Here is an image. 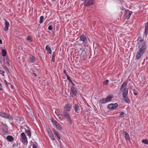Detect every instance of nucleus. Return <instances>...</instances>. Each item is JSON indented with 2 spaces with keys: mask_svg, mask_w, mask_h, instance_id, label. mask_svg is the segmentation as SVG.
Wrapping results in <instances>:
<instances>
[{
  "mask_svg": "<svg viewBox=\"0 0 148 148\" xmlns=\"http://www.w3.org/2000/svg\"><path fill=\"white\" fill-rule=\"evenodd\" d=\"M138 45V50L136 53V60H139L141 58L146 51L147 48L146 43H140Z\"/></svg>",
  "mask_w": 148,
  "mask_h": 148,
  "instance_id": "nucleus-1",
  "label": "nucleus"
},
{
  "mask_svg": "<svg viewBox=\"0 0 148 148\" xmlns=\"http://www.w3.org/2000/svg\"><path fill=\"white\" fill-rule=\"evenodd\" d=\"M69 112L65 110L63 111V116L66 118L67 121L70 125H71L72 121L70 115L69 114Z\"/></svg>",
  "mask_w": 148,
  "mask_h": 148,
  "instance_id": "nucleus-2",
  "label": "nucleus"
},
{
  "mask_svg": "<svg viewBox=\"0 0 148 148\" xmlns=\"http://www.w3.org/2000/svg\"><path fill=\"white\" fill-rule=\"evenodd\" d=\"M124 91V92H123L122 93L123 99L126 103L129 104L130 103V99L127 96L128 89L127 88H125Z\"/></svg>",
  "mask_w": 148,
  "mask_h": 148,
  "instance_id": "nucleus-3",
  "label": "nucleus"
},
{
  "mask_svg": "<svg viewBox=\"0 0 148 148\" xmlns=\"http://www.w3.org/2000/svg\"><path fill=\"white\" fill-rule=\"evenodd\" d=\"M51 121L53 125H54L57 129L61 131L62 130V127L60 124L57 122L56 121L52 120Z\"/></svg>",
  "mask_w": 148,
  "mask_h": 148,
  "instance_id": "nucleus-4",
  "label": "nucleus"
},
{
  "mask_svg": "<svg viewBox=\"0 0 148 148\" xmlns=\"http://www.w3.org/2000/svg\"><path fill=\"white\" fill-rule=\"evenodd\" d=\"M0 116L10 120H12L13 119L12 117L10 114H7L4 112L0 111Z\"/></svg>",
  "mask_w": 148,
  "mask_h": 148,
  "instance_id": "nucleus-5",
  "label": "nucleus"
},
{
  "mask_svg": "<svg viewBox=\"0 0 148 148\" xmlns=\"http://www.w3.org/2000/svg\"><path fill=\"white\" fill-rule=\"evenodd\" d=\"M77 93V89L73 86L71 87L70 95L71 97H73L74 96H76Z\"/></svg>",
  "mask_w": 148,
  "mask_h": 148,
  "instance_id": "nucleus-6",
  "label": "nucleus"
},
{
  "mask_svg": "<svg viewBox=\"0 0 148 148\" xmlns=\"http://www.w3.org/2000/svg\"><path fill=\"white\" fill-rule=\"evenodd\" d=\"M118 106L117 103H111L108 105L107 108L110 110H113L116 109Z\"/></svg>",
  "mask_w": 148,
  "mask_h": 148,
  "instance_id": "nucleus-7",
  "label": "nucleus"
},
{
  "mask_svg": "<svg viewBox=\"0 0 148 148\" xmlns=\"http://www.w3.org/2000/svg\"><path fill=\"white\" fill-rule=\"evenodd\" d=\"M94 2L95 0H88L87 1L85 2L83 4L85 6H90L94 4Z\"/></svg>",
  "mask_w": 148,
  "mask_h": 148,
  "instance_id": "nucleus-8",
  "label": "nucleus"
},
{
  "mask_svg": "<svg viewBox=\"0 0 148 148\" xmlns=\"http://www.w3.org/2000/svg\"><path fill=\"white\" fill-rule=\"evenodd\" d=\"M79 39L82 41L83 42V43H88L87 39L84 34H82L80 36Z\"/></svg>",
  "mask_w": 148,
  "mask_h": 148,
  "instance_id": "nucleus-9",
  "label": "nucleus"
},
{
  "mask_svg": "<svg viewBox=\"0 0 148 148\" xmlns=\"http://www.w3.org/2000/svg\"><path fill=\"white\" fill-rule=\"evenodd\" d=\"M132 12L129 10H125V17L127 19H129L131 15L132 14Z\"/></svg>",
  "mask_w": 148,
  "mask_h": 148,
  "instance_id": "nucleus-10",
  "label": "nucleus"
},
{
  "mask_svg": "<svg viewBox=\"0 0 148 148\" xmlns=\"http://www.w3.org/2000/svg\"><path fill=\"white\" fill-rule=\"evenodd\" d=\"M72 104L68 103L65 105L64 108V109H66V110L68 112H69L71 111V110L72 108Z\"/></svg>",
  "mask_w": 148,
  "mask_h": 148,
  "instance_id": "nucleus-11",
  "label": "nucleus"
},
{
  "mask_svg": "<svg viewBox=\"0 0 148 148\" xmlns=\"http://www.w3.org/2000/svg\"><path fill=\"white\" fill-rule=\"evenodd\" d=\"M73 108L74 109L75 112L76 113H79L80 110V109L78 103H77L75 104L73 106Z\"/></svg>",
  "mask_w": 148,
  "mask_h": 148,
  "instance_id": "nucleus-12",
  "label": "nucleus"
},
{
  "mask_svg": "<svg viewBox=\"0 0 148 148\" xmlns=\"http://www.w3.org/2000/svg\"><path fill=\"white\" fill-rule=\"evenodd\" d=\"M148 34V21L146 23L145 25V32L144 35L146 38Z\"/></svg>",
  "mask_w": 148,
  "mask_h": 148,
  "instance_id": "nucleus-13",
  "label": "nucleus"
},
{
  "mask_svg": "<svg viewBox=\"0 0 148 148\" xmlns=\"http://www.w3.org/2000/svg\"><path fill=\"white\" fill-rule=\"evenodd\" d=\"M127 85V83L126 82H124L122 84L120 90V91L121 90L123 89V92H124V90L125 88H127L126 87Z\"/></svg>",
  "mask_w": 148,
  "mask_h": 148,
  "instance_id": "nucleus-14",
  "label": "nucleus"
},
{
  "mask_svg": "<svg viewBox=\"0 0 148 148\" xmlns=\"http://www.w3.org/2000/svg\"><path fill=\"white\" fill-rule=\"evenodd\" d=\"M5 21V26L4 29L5 31H7L8 29V27L9 26V24L8 22L5 19H4Z\"/></svg>",
  "mask_w": 148,
  "mask_h": 148,
  "instance_id": "nucleus-15",
  "label": "nucleus"
},
{
  "mask_svg": "<svg viewBox=\"0 0 148 148\" xmlns=\"http://www.w3.org/2000/svg\"><path fill=\"white\" fill-rule=\"evenodd\" d=\"M52 130L54 132V134L57 137L58 139H60L61 138L60 136L58 133V132H57L54 128L52 129Z\"/></svg>",
  "mask_w": 148,
  "mask_h": 148,
  "instance_id": "nucleus-16",
  "label": "nucleus"
},
{
  "mask_svg": "<svg viewBox=\"0 0 148 148\" xmlns=\"http://www.w3.org/2000/svg\"><path fill=\"white\" fill-rule=\"evenodd\" d=\"M29 58L30 59V62L32 63L36 61V58L33 55H30Z\"/></svg>",
  "mask_w": 148,
  "mask_h": 148,
  "instance_id": "nucleus-17",
  "label": "nucleus"
},
{
  "mask_svg": "<svg viewBox=\"0 0 148 148\" xmlns=\"http://www.w3.org/2000/svg\"><path fill=\"white\" fill-rule=\"evenodd\" d=\"M124 134V136L126 140H130V136L129 134L127 133L126 132H123V134Z\"/></svg>",
  "mask_w": 148,
  "mask_h": 148,
  "instance_id": "nucleus-18",
  "label": "nucleus"
},
{
  "mask_svg": "<svg viewBox=\"0 0 148 148\" xmlns=\"http://www.w3.org/2000/svg\"><path fill=\"white\" fill-rule=\"evenodd\" d=\"M113 97V95H109L105 98L107 102L111 101Z\"/></svg>",
  "mask_w": 148,
  "mask_h": 148,
  "instance_id": "nucleus-19",
  "label": "nucleus"
},
{
  "mask_svg": "<svg viewBox=\"0 0 148 148\" xmlns=\"http://www.w3.org/2000/svg\"><path fill=\"white\" fill-rule=\"evenodd\" d=\"M25 121L24 119L23 118H20L19 120V125H25Z\"/></svg>",
  "mask_w": 148,
  "mask_h": 148,
  "instance_id": "nucleus-20",
  "label": "nucleus"
},
{
  "mask_svg": "<svg viewBox=\"0 0 148 148\" xmlns=\"http://www.w3.org/2000/svg\"><path fill=\"white\" fill-rule=\"evenodd\" d=\"M46 50L47 51L48 53L51 54L52 53L51 50L48 45H47L45 47Z\"/></svg>",
  "mask_w": 148,
  "mask_h": 148,
  "instance_id": "nucleus-21",
  "label": "nucleus"
},
{
  "mask_svg": "<svg viewBox=\"0 0 148 148\" xmlns=\"http://www.w3.org/2000/svg\"><path fill=\"white\" fill-rule=\"evenodd\" d=\"M138 44L142 43H145V42L144 40L140 36H138Z\"/></svg>",
  "mask_w": 148,
  "mask_h": 148,
  "instance_id": "nucleus-22",
  "label": "nucleus"
},
{
  "mask_svg": "<svg viewBox=\"0 0 148 148\" xmlns=\"http://www.w3.org/2000/svg\"><path fill=\"white\" fill-rule=\"evenodd\" d=\"M99 102L101 104L107 103L105 98H103L100 99L99 101Z\"/></svg>",
  "mask_w": 148,
  "mask_h": 148,
  "instance_id": "nucleus-23",
  "label": "nucleus"
},
{
  "mask_svg": "<svg viewBox=\"0 0 148 148\" xmlns=\"http://www.w3.org/2000/svg\"><path fill=\"white\" fill-rule=\"evenodd\" d=\"M5 83L7 87H8L9 88H10L11 89H13V86L10 83L7 82L5 80Z\"/></svg>",
  "mask_w": 148,
  "mask_h": 148,
  "instance_id": "nucleus-24",
  "label": "nucleus"
},
{
  "mask_svg": "<svg viewBox=\"0 0 148 148\" xmlns=\"http://www.w3.org/2000/svg\"><path fill=\"white\" fill-rule=\"evenodd\" d=\"M7 139L10 142H12L13 140V137L10 135L6 137Z\"/></svg>",
  "mask_w": 148,
  "mask_h": 148,
  "instance_id": "nucleus-25",
  "label": "nucleus"
},
{
  "mask_svg": "<svg viewBox=\"0 0 148 148\" xmlns=\"http://www.w3.org/2000/svg\"><path fill=\"white\" fill-rule=\"evenodd\" d=\"M24 130L25 131L26 133L27 134V135L29 137H31V134L30 131L29 130H27L26 129H24Z\"/></svg>",
  "mask_w": 148,
  "mask_h": 148,
  "instance_id": "nucleus-26",
  "label": "nucleus"
},
{
  "mask_svg": "<svg viewBox=\"0 0 148 148\" xmlns=\"http://www.w3.org/2000/svg\"><path fill=\"white\" fill-rule=\"evenodd\" d=\"M21 140L22 141L23 144L25 145H27V138H24L21 139Z\"/></svg>",
  "mask_w": 148,
  "mask_h": 148,
  "instance_id": "nucleus-27",
  "label": "nucleus"
},
{
  "mask_svg": "<svg viewBox=\"0 0 148 148\" xmlns=\"http://www.w3.org/2000/svg\"><path fill=\"white\" fill-rule=\"evenodd\" d=\"M19 126L20 127V129L21 130V132H22L23 131L25 130H24V129H25V127H26L27 125H20Z\"/></svg>",
  "mask_w": 148,
  "mask_h": 148,
  "instance_id": "nucleus-28",
  "label": "nucleus"
},
{
  "mask_svg": "<svg viewBox=\"0 0 148 148\" xmlns=\"http://www.w3.org/2000/svg\"><path fill=\"white\" fill-rule=\"evenodd\" d=\"M2 54L3 56H5L7 54L6 50L5 49H3L1 51Z\"/></svg>",
  "mask_w": 148,
  "mask_h": 148,
  "instance_id": "nucleus-29",
  "label": "nucleus"
},
{
  "mask_svg": "<svg viewBox=\"0 0 148 148\" xmlns=\"http://www.w3.org/2000/svg\"><path fill=\"white\" fill-rule=\"evenodd\" d=\"M67 79L69 81L70 83H71L73 86H75V84L72 82V80L71 79L70 77L69 76H68L67 77Z\"/></svg>",
  "mask_w": 148,
  "mask_h": 148,
  "instance_id": "nucleus-30",
  "label": "nucleus"
},
{
  "mask_svg": "<svg viewBox=\"0 0 148 148\" xmlns=\"http://www.w3.org/2000/svg\"><path fill=\"white\" fill-rule=\"evenodd\" d=\"M142 142L144 144L148 145V140L146 139L143 140Z\"/></svg>",
  "mask_w": 148,
  "mask_h": 148,
  "instance_id": "nucleus-31",
  "label": "nucleus"
},
{
  "mask_svg": "<svg viewBox=\"0 0 148 148\" xmlns=\"http://www.w3.org/2000/svg\"><path fill=\"white\" fill-rule=\"evenodd\" d=\"M44 19V17L43 16H41L40 17L39 21V23H40L41 24L43 22V20Z\"/></svg>",
  "mask_w": 148,
  "mask_h": 148,
  "instance_id": "nucleus-32",
  "label": "nucleus"
},
{
  "mask_svg": "<svg viewBox=\"0 0 148 148\" xmlns=\"http://www.w3.org/2000/svg\"><path fill=\"white\" fill-rule=\"evenodd\" d=\"M49 137L50 138V139L52 140H55V138L54 137L53 135V134H50L49 135Z\"/></svg>",
  "mask_w": 148,
  "mask_h": 148,
  "instance_id": "nucleus-33",
  "label": "nucleus"
},
{
  "mask_svg": "<svg viewBox=\"0 0 148 148\" xmlns=\"http://www.w3.org/2000/svg\"><path fill=\"white\" fill-rule=\"evenodd\" d=\"M21 136L22 137V139H24V138H27L26 137V136L25 134L23 132L21 133Z\"/></svg>",
  "mask_w": 148,
  "mask_h": 148,
  "instance_id": "nucleus-34",
  "label": "nucleus"
},
{
  "mask_svg": "<svg viewBox=\"0 0 148 148\" xmlns=\"http://www.w3.org/2000/svg\"><path fill=\"white\" fill-rule=\"evenodd\" d=\"M124 113L123 112H121L120 113L119 115V117L120 118H124Z\"/></svg>",
  "mask_w": 148,
  "mask_h": 148,
  "instance_id": "nucleus-35",
  "label": "nucleus"
},
{
  "mask_svg": "<svg viewBox=\"0 0 148 148\" xmlns=\"http://www.w3.org/2000/svg\"><path fill=\"white\" fill-rule=\"evenodd\" d=\"M5 64H6V65L7 66H8L10 65L8 61V60L7 58L5 60Z\"/></svg>",
  "mask_w": 148,
  "mask_h": 148,
  "instance_id": "nucleus-36",
  "label": "nucleus"
},
{
  "mask_svg": "<svg viewBox=\"0 0 148 148\" xmlns=\"http://www.w3.org/2000/svg\"><path fill=\"white\" fill-rule=\"evenodd\" d=\"M109 82L108 80H106L105 81L103 82V84L105 85H107L108 84V83Z\"/></svg>",
  "mask_w": 148,
  "mask_h": 148,
  "instance_id": "nucleus-37",
  "label": "nucleus"
},
{
  "mask_svg": "<svg viewBox=\"0 0 148 148\" xmlns=\"http://www.w3.org/2000/svg\"><path fill=\"white\" fill-rule=\"evenodd\" d=\"M133 93L135 95H137V91L135 89H133Z\"/></svg>",
  "mask_w": 148,
  "mask_h": 148,
  "instance_id": "nucleus-38",
  "label": "nucleus"
},
{
  "mask_svg": "<svg viewBox=\"0 0 148 148\" xmlns=\"http://www.w3.org/2000/svg\"><path fill=\"white\" fill-rule=\"evenodd\" d=\"M5 73V72L4 71H2L1 70H0V73L3 76H4V73Z\"/></svg>",
  "mask_w": 148,
  "mask_h": 148,
  "instance_id": "nucleus-39",
  "label": "nucleus"
},
{
  "mask_svg": "<svg viewBox=\"0 0 148 148\" xmlns=\"http://www.w3.org/2000/svg\"><path fill=\"white\" fill-rule=\"evenodd\" d=\"M48 29L49 30L51 31L53 29V27L51 25H49L48 27Z\"/></svg>",
  "mask_w": 148,
  "mask_h": 148,
  "instance_id": "nucleus-40",
  "label": "nucleus"
},
{
  "mask_svg": "<svg viewBox=\"0 0 148 148\" xmlns=\"http://www.w3.org/2000/svg\"><path fill=\"white\" fill-rule=\"evenodd\" d=\"M63 72L64 74L66 75V76L67 78V77L68 76H69L68 75H67V74L66 73V70H64L63 71Z\"/></svg>",
  "mask_w": 148,
  "mask_h": 148,
  "instance_id": "nucleus-41",
  "label": "nucleus"
},
{
  "mask_svg": "<svg viewBox=\"0 0 148 148\" xmlns=\"http://www.w3.org/2000/svg\"><path fill=\"white\" fill-rule=\"evenodd\" d=\"M56 55L55 52H53V53L52 57L55 58Z\"/></svg>",
  "mask_w": 148,
  "mask_h": 148,
  "instance_id": "nucleus-42",
  "label": "nucleus"
},
{
  "mask_svg": "<svg viewBox=\"0 0 148 148\" xmlns=\"http://www.w3.org/2000/svg\"><path fill=\"white\" fill-rule=\"evenodd\" d=\"M33 148H37V146L34 143L32 145Z\"/></svg>",
  "mask_w": 148,
  "mask_h": 148,
  "instance_id": "nucleus-43",
  "label": "nucleus"
},
{
  "mask_svg": "<svg viewBox=\"0 0 148 148\" xmlns=\"http://www.w3.org/2000/svg\"><path fill=\"white\" fill-rule=\"evenodd\" d=\"M51 61L53 62H55V58L52 57Z\"/></svg>",
  "mask_w": 148,
  "mask_h": 148,
  "instance_id": "nucleus-44",
  "label": "nucleus"
},
{
  "mask_svg": "<svg viewBox=\"0 0 148 148\" xmlns=\"http://www.w3.org/2000/svg\"><path fill=\"white\" fill-rule=\"evenodd\" d=\"M31 38L30 36H28L27 38V40H31Z\"/></svg>",
  "mask_w": 148,
  "mask_h": 148,
  "instance_id": "nucleus-45",
  "label": "nucleus"
},
{
  "mask_svg": "<svg viewBox=\"0 0 148 148\" xmlns=\"http://www.w3.org/2000/svg\"><path fill=\"white\" fill-rule=\"evenodd\" d=\"M59 119L61 121H62L63 120V118L61 117H59Z\"/></svg>",
  "mask_w": 148,
  "mask_h": 148,
  "instance_id": "nucleus-46",
  "label": "nucleus"
},
{
  "mask_svg": "<svg viewBox=\"0 0 148 148\" xmlns=\"http://www.w3.org/2000/svg\"><path fill=\"white\" fill-rule=\"evenodd\" d=\"M31 118L32 119H34V117L33 116V115H32V114H31Z\"/></svg>",
  "mask_w": 148,
  "mask_h": 148,
  "instance_id": "nucleus-47",
  "label": "nucleus"
},
{
  "mask_svg": "<svg viewBox=\"0 0 148 148\" xmlns=\"http://www.w3.org/2000/svg\"><path fill=\"white\" fill-rule=\"evenodd\" d=\"M1 124L3 125H5V124L3 122H1Z\"/></svg>",
  "mask_w": 148,
  "mask_h": 148,
  "instance_id": "nucleus-48",
  "label": "nucleus"
},
{
  "mask_svg": "<svg viewBox=\"0 0 148 148\" xmlns=\"http://www.w3.org/2000/svg\"><path fill=\"white\" fill-rule=\"evenodd\" d=\"M33 75L34 76H36V74L35 73H33Z\"/></svg>",
  "mask_w": 148,
  "mask_h": 148,
  "instance_id": "nucleus-49",
  "label": "nucleus"
},
{
  "mask_svg": "<svg viewBox=\"0 0 148 148\" xmlns=\"http://www.w3.org/2000/svg\"><path fill=\"white\" fill-rule=\"evenodd\" d=\"M13 145H14V146H17V145H18L17 144H13Z\"/></svg>",
  "mask_w": 148,
  "mask_h": 148,
  "instance_id": "nucleus-50",
  "label": "nucleus"
},
{
  "mask_svg": "<svg viewBox=\"0 0 148 148\" xmlns=\"http://www.w3.org/2000/svg\"><path fill=\"white\" fill-rule=\"evenodd\" d=\"M47 132L49 134V135L50 134H51V133L49 132V130L47 131Z\"/></svg>",
  "mask_w": 148,
  "mask_h": 148,
  "instance_id": "nucleus-51",
  "label": "nucleus"
},
{
  "mask_svg": "<svg viewBox=\"0 0 148 148\" xmlns=\"http://www.w3.org/2000/svg\"><path fill=\"white\" fill-rule=\"evenodd\" d=\"M0 44H2V41L1 39H0Z\"/></svg>",
  "mask_w": 148,
  "mask_h": 148,
  "instance_id": "nucleus-52",
  "label": "nucleus"
},
{
  "mask_svg": "<svg viewBox=\"0 0 148 148\" xmlns=\"http://www.w3.org/2000/svg\"><path fill=\"white\" fill-rule=\"evenodd\" d=\"M6 132V131L5 129H4L3 130V132Z\"/></svg>",
  "mask_w": 148,
  "mask_h": 148,
  "instance_id": "nucleus-53",
  "label": "nucleus"
},
{
  "mask_svg": "<svg viewBox=\"0 0 148 148\" xmlns=\"http://www.w3.org/2000/svg\"><path fill=\"white\" fill-rule=\"evenodd\" d=\"M3 126L5 128L6 127H7V125L6 124H5V125H3Z\"/></svg>",
  "mask_w": 148,
  "mask_h": 148,
  "instance_id": "nucleus-54",
  "label": "nucleus"
},
{
  "mask_svg": "<svg viewBox=\"0 0 148 148\" xmlns=\"http://www.w3.org/2000/svg\"><path fill=\"white\" fill-rule=\"evenodd\" d=\"M3 126L5 128L6 127H7V125L6 124H5V125H3Z\"/></svg>",
  "mask_w": 148,
  "mask_h": 148,
  "instance_id": "nucleus-55",
  "label": "nucleus"
},
{
  "mask_svg": "<svg viewBox=\"0 0 148 148\" xmlns=\"http://www.w3.org/2000/svg\"><path fill=\"white\" fill-rule=\"evenodd\" d=\"M52 1H56V0H51Z\"/></svg>",
  "mask_w": 148,
  "mask_h": 148,
  "instance_id": "nucleus-56",
  "label": "nucleus"
}]
</instances>
